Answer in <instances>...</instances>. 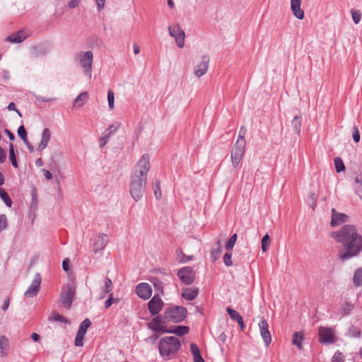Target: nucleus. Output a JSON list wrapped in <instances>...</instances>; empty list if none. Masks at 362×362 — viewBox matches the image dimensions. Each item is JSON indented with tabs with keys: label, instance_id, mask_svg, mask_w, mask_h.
Listing matches in <instances>:
<instances>
[{
	"label": "nucleus",
	"instance_id": "nucleus-1",
	"mask_svg": "<svg viewBox=\"0 0 362 362\" xmlns=\"http://www.w3.org/2000/svg\"><path fill=\"white\" fill-rule=\"evenodd\" d=\"M331 237L344 247L338 253L342 262L357 256L362 251V236L355 226L345 225L339 230L332 232Z\"/></svg>",
	"mask_w": 362,
	"mask_h": 362
},
{
	"label": "nucleus",
	"instance_id": "nucleus-2",
	"mask_svg": "<svg viewBox=\"0 0 362 362\" xmlns=\"http://www.w3.org/2000/svg\"><path fill=\"white\" fill-rule=\"evenodd\" d=\"M180 347V341L175 337H164L158 342L160 356L165 361L175 358Z\"/></svg>",
	"mask_w": 362,
	"mask_h": 362
},
{
	"label": "nucleus",
	"instance_id": "nucleus-3",
	"mask_svg": "<svg viewBox=\"0 0 362 362\" xmlns=\"http://www.w3.org/2000/svg\"><path fill=\"white\" fill-rule=\"evenodd\" d=\"M62 158V156L61 152L56 151L52 154L49 163L50 170H47V180L52 178L54 179V187L52 190L54 194H59L60 192V180L62 177L60 168Z\"/></svg>",
	"mask_w": 362,
	"mask_h": 362
},
{
	"label": "nucleus",
	"instance_id": "nucleus-4",
	"mask_svg": "<svg viewBox=\"0 0 362 362\" xmlns=\"http://www.w3.org/2000/svg\"><path fill=\"white\" fill-rule=\"evenodd\" d=\"M76 65L80 67L83 73L89 78L92 77L93 53L90 50L78 52L74 57Z\"/></svg>",
	"mask_w": 362,
	"mask_h": 362
},
{
	"label": "nucleus",
	"instance_id": "nucleus-5",
	"mask_svg": "<svg viewBox=\"0 0 362 362\" xmlns=\"http://www.w3.org/2000/svg\"><path fill=\"white\" fill-rule=\"evenodd\" d=\"M147 180L131 176L129 182V191L132 197L135 202L140 200L145 192Z\"/></svg>",
	"mask_w": 362,
	"mask_h": 362
},
{
	"label": "nucleus",
	"instance_id": "nucleus-6",
	"mask_svg": "<svg viewBox=\"0 0 362 362\" xmlns=\"http://www.w3.org/2000/svg\"><path fill=\"white\" fill-rule=\"evenodd\" d=\"M150 168V156L147 153L144 154L135 165L133 173L131 176H136L138 177V178L147 180Z\"/></svg>",
	"mask_w": 362,
	"mask_h": 362
},
{
	"label": "nucleus",
	"instance_id": "nucleus-7",
	"mask_svg": "<svg viewBox=\"0 0 362 362\" xmlns=\"http://www.w3.org/2000/svg\"><path fill=\"white\" fill-rule=\"evenodd\" d=\"M187 310L182 306L170 308L165 312L164 319L169 322H180L186 317Z\"/></svg>",
	"mask_w": 362,
	"mask_h": 362
},
{
	"label": "nucleus",
	"instance_id": "nucleus-8",
	"mask_svg": "<svg viewBox=\"0 0 362 362\" xmlns=\"http://www.w3.org/2000/svg\"><path fill=\"white\" fill-rule=\"evenodd\" d=\"M75 296V286L74 284L66 285L62 291L59 302L65 308H69Z\"/></svg>",
	"mask_w": 362,
	"mask_h": 362
},
{
	"label": "nucleus",
	"instance_id": "nucleus-9",
	"mask_svg": "<svg viewBox=\"0 0 362 362\" xmlns=\"http://www.w3.org/2000/svg\"><path fill=\"white\" fill-rule=\"evenodd\" d=\"M246 146V141H236L232 148L230 157L232 165L234 168H237L240 164L243 156L244 155Z\"/></svg>",
	"mask_w": 362,
	"mask_h": 362
},
{
	"label": "nucleus",
	"instance_id": "nucleus-10",
	"mask_svg": "<svg viewBox=\"0 0 362 362\" xmlns=\"http://www.w3.org/2000/svg\"><path fill=\"white\" fill-rule=\"evenodd\" d=\"M169 35L175 39V43L179 48L185 46V33L180 24H175L168 26Z\"/></svg>",
	"mask_w": 362,
	"mask_h": 362
},
{
	"label": "nucleus",
	"instance_id": "nucleus-11",
	"mask_svg": "<svg viewBox=\"0 0 362 362\" xmlns=\"http://www.w3.org/2000/svg\"><path fill=\"white\" fill-rule=\"evenodd\" d=\"M210 58L208 55H203L194 65L193 74L197 77L204 76L208 71Z\"/></svg>",
	"mask_w": 362,
	"mask_h": 362
},
{
	"label": "nucleus",
	"instance_id": "nucleus-12",
	"mask_svg": "<svg viewBox=\"0 0 362 362\" xmlns=\"http://www.w3.org/2000/svg\"><path fill=\"white\" fill-rule=\"evenodd\" d=\"M177 276L186 285L192 284L195 279V272L190 267H184L177 272Z\"/></svg>",
	"mask_w": 362,
	"mask_h": 362
},
{
	"label": "nucleus",
	"instance_id": "nucleus-13",
	"mask_svg": "<svg viewBox=\"0 0 362 362\" xmlns=\"http://www.w3.org/2000/svg\"><path fill=\"white\" fill-rule=\"evenodd\" d=\"M108 236L105 233H99L95 235L93 240V250L95 253L102 251L108 243Z\"/></svg>",
	"mask_w": 362,
	"mask_h": 362
},
{
	"label": "nucleus",
	"instance_id": "nucleus-14",
	"mask_svg": "<svg viewBox=\"0 0 362 362\" xmlns=\"http://www.w3.org/2000/svg\"><path fill=\"white\" fill-rule=\"evenodd\" d=\"M91 322L88 319L84 320L80 325L74 340V344L76 346H83V340L87 332L88 328L90 326Z\"/></svg>",
	"mask_w": 362,
	"mask_h": 362
},
{
	"label": "nucleus",
	"instance_id": "nucleus-15",
	"mask_svg": "<svg viewBox=\"0 0 362 362\" xmlns=\"http://www.w3.org/2000/svg\"><path fill=\"white\" fill-rule=\"evenodd\" d=\"M120 123L117 122L110 124L102 134L100 139V146L103 148L108 142L110 137L117 132L120 127Z\"/></svg>",
	"mask_w": 362,
	"mask_h": 362
},
{
	"label": "nucleus",
	"instance_id": "nucleus-16",
	"mask_svg": "<svg viewBox=\"0 0 362 362\" xmlns=\"http://www.w3.org/2000/svg\"><path fill=\"white\" fill-rule=\"evenodd\" d=\"M40 283L41 276L39 274H36L34 276L31 285L25 291L24 296L28 298L35 296L39 291Z\"/></svg>",
	"mask_w": 362,
	"mask_h": 362
},
{
	"label": "nucleus",
	"instance_id": "nucleus-17",
	"mask_svg": "<svg viewBox=\"0 0 362 362\" xmlns=\"http://www.w3.org/2000/svg\"><path fill=\"white\" fill-rule=\"evenodd\" d=\"M258 326L260 330V334L264 340V342L267 346H268L272 342V336L269 331V325L266 320L262 318Z\"/></svg>",
	"mask_w": 362,
	"mask_h": 362
},
{
	"label": "nucleus",
	"instance_id": "nucleus-18",
	"mask_svg": "<svg viewBox=\"0 0 362 362\" xmlns=\"http://www.w3.org/2000/svg\"><path fill=\"white\" fill-rule=\"evenodd\" d=\"M320 341L324 344H332L334 342V334L332 330L328 327H321L319 329Z\"/></svg>",
	"mask_w": 362,
	"mask_h": 362
},
{
	"label": "nucleus",
	"instance_id": "nucleus-19",
	"mask_svg": "<svg viewBox=\"0 0 362 362\" xmlns=\"http://www.w3.org/2000/svg\"><path fill=\"white\" fill-rule=\"evenodd\" d=\"M164 323L165 321L161 316H157L148 323V327L156 332L167 333L168 329H167Z\"/></svg>",
	"mask_w": 362,
	"mask_h": 362
},
{
	"label": "nucleus",
	"instance_id": "nucleus-20",
	"mask_svg": "<svg viewBox=\"0 0 362 362\" xmlns=\"http://www.w3.org/2000/svg\"><path fill=\"white\" fill-rule=\"evenodd\" d=\"M349 219V217L346 214L337 212L335 209H332V219L330 224L332 227L348 222Z\"/></svg>",
	"mask_w": 362,
	"mask_h": 362
},
{
	"label": "nucleus",
	"instance_id": "nucleus-21",
	"mask_svg": "<svg viewBox=\"0 0 362 362\" xmlns=\"http://www.w3.org/2000/svg\"><path fill=\"white\" fill-rule=\"evenodd\" d=\"M29 33L25 30H20L18 32L11 33L6 37V41L11 43H21L23 42L28 36Z\"/></svg>",
	"mask_w": 362,
	"mask_h": 362
},
{
	"label": "nucleus",
	"instance_id": "nucleus-22",
	"mask_svg": "<svg viewBox=\"0 0 362 362\" xmlns=\"http://www.w3.org/2000/svg\"><path fill=\"white\" fill-rule=\"evenodd\" d=\"M136 294L141 298L148 299L152 293L151 286L147 283H141L136 288Z\"/></svg>",
	"mask_w": 362,
	"mask_h": 362
},
{
	"label": "nucleus",
	"instance_id": "nucleus-23",
	"mask_svg": "<svg viewBox=\"0 0 362 362\" xmlns=\"http://www.w3.org/2000/svg\"><path fill=\"white\" fill-rule=\"evenodd\" d=\"M163 301L158 296H153L148 302V310L152 315L158 314L163 306Z\"/></svg>",
	"mask_w": 362,
	"mask_h": 362
},
{
	"label": "nucleus",
	"instance_id": "nucleus-24",
	"mask_svg": "<svg viewBox=\"0 0 362 362\" xmlns=\"http://www.w3.org/2000/svg\"><path fill=\"white\" fill-rule=\"evenodd\" d=\"M301 1L302 0H291L292 12L294 16L299 20L303 19L305 16L304 11L300 8Z\"/></svg>",
	"mask_w": 362,
	"mask_h": 362
},
{
	"label": "nucleus",
	"instance_id": "nucleus-25",
	"mask_svg": "<svg viewBox=\"0 0 362 362\" xmlns=\"http://www.w3.org/2000/svg\"><path fill=\"white\" fill-rule=\"evenodd\" d=\"M198 293L197 288H186L182 289V297L187 300H192L197 296Z\"/></svg>",
	"mask_w": 362,
	"mask_h": 362
},
{
	"label": "nucleus",
	"instance_id": "nucleus-26",
	"mask_svg": "<svg viewBox=\"0 0 362 362\" xmlns=\"http://www.w3.org/2000/svg\"><path fill=\"white\" fill-rule=\"evenodd\" d=\"M88 93L87 92H83L76 97L73 103V107L78 109L81 107L88 100Z\"/></svg>",
	"mask_w": 362,
	"mask_h": 362
},
{
	"label": "nucleus",
	"instance_id": "nucleus-27",
	"mask_svg": "<svg viewBox=\"0 0 362 362\" xmlns=\"http://www.w3.org/2000/svg\"><path fill=\"white\" fill-rule=\"evenodd\" d=\"M189 332V327L187 326H175L173 329L168 330L167 333H173L177 336H183Z\"/></svg>",
	"mask_w": 362,
	"mask_h": 362
},
{
	"label": "nucleus",
	"instance_id": "nucleus-28",
	"mask_svg": "<svg viewBox=\"0 0 362 362\" xmlns=\"http://www.w3.org/2000/svg\"><path fill=\"white\" fill-rule=\"evenodd\" d=\"M291 126L293 127V129L294 131V132L298 134V135H300V128H301V118L300 117H298V116H296L292 122H291Z\"/></svg>",
	"mask_w": 362,
	"mask_h": 362
},
{
	"label": "nucleus",
	"instance_id": "nucleus-29",
	"mask_svg": "<svg viewBox=\"0 0 362 362\" xmlns=\"http://www.w3.org/2000/svg\"><path fill=\"white\" fill-rule=\"evenodd\" d=\"M353 282L356 286H362V268L357 269L353 277Z\"/></svg>",
	"mask_w": 362,
	"mask_h": 362
},
{
	"label": "nucleus",
	"instance_id": "nucleus-30",
	"mask_svg": "<svg viewBox=\"0 0 362 362\" xmlns=\"http://www.w3.org/2000/svg\"><path fill=\"white\" fill-rule=\"evenodd\" d=\"M303 340V335L302 332H295L292 340V344L298 346L299 349H302V342Z\"/></svg>",
	"mask_w": 362,
	"mask_h": 362
},
{
	"label": "nucleus",
	"instance_id": "nucleus-31",
	"mask_svg": "<svg viewBox=\"0 0 362 362\" xmlns=\"http://www.w3.org/2000/svg\"><path fill=\"white\" fill-rule=\"evenodd\" d=\"M49 320L53 322H59L65 324L69 323V321L66 317L57 313L50 314L49 316Z\"/></svg>",
	"mask_w": 362,
	"mask_h": 362
},
{
	"label": "nucleus",
	"instance_id": "nucleus-32",
	"mask_svg": "<svg viewBox=\"0 0 362 362\" xmlns=\"http://www.w3.org/2000/svg\"><path fill=\"white\" fill-rule=\"evenodd\" d=\"M9 159L12 163V165L17 168L18 167V162L16 160V156L14 151V148L13 144L10 143L9 145Z\"/></svg>",
	"mask_w": 362,
	"mask_h": 362
},
{
	"label": "nucleus",
	"instance_id": "nucleus-33",
	"mask_svg": "<svg viewBox=\"0 0 362 362\" xmlns=\"http://www.w3.org/2000/svg\"><path fill=\"white\" fill-rule=\"evenodd\" d=\"M0 197L4 202L5 204L11 207L12 205V200L8 196V193L3 189L0 187Z\"/></svg>",
	"mask_w": 362,
	"mask_h": 362
},
{
	"label": "nucleus",
	"instance_id": "nucleus-34",
	"mask_svg": "<svg viewBox=\"0 0 362 362\" xmlns=\"http://www.w3.org/2000/svg\"><path fill=\"white\" fill-rule=\"evenodd\" d=\"M112 290V282L110 279L106 278L104 281V291L103 294L101 295L100 298H103L105 297V293H111Z\"/></svg>",
	"mask_w": 362,
	"mask_h": 362
},
{
	"label": "nucleus",
	"instance_id": "nucleus-35",
	"mask_svg": "<svg viewBox=\"0 0 362 362\" xmlns=\"http://www.w3.org/2000/svg\"><path fill=\"white\" fill-rule=\"evenodd\" d=\"M221 246L220 243L218 242L216 247H214L211 250V256L214 261H216L220 255L221 253Z\"/></svg>",
	"mask_w": 362,
	"mask_h": 362
},
{
	"label": "nucleus",
	"instance_id": "nucleus-36",
	"mask_svg": "<svg viewBox=\"0 0 362 362\" xmlns=\"http://www.w3.org/2000/svg\"><path fill=\"white\" fill-rule=\"evenodd\" d=\"M226 311H227L228 315L230 316V317L232 320H235L236 322H238L239 320V319L243 318L241 317V315L236 310H235L230 308H227Z\"/></svg>",
	"mask_w": 362,
	"mask_h": 362
},
{
	"label": "nucleus",
	"instance_id": "nucleus-37",
	"mask_svg": "<svg viewBox=\"0 0 362 362\" xmlns=\"http://www.w3.org/2000/svg\"><path fill=\"white\" fill-rule=\"evenodd\" d=\"M107 101L110 110H113L115 107V94L112 90L107 91Z\"/></svg>",
	"mask_w": 362,
	"mask_h": 362
},
{
	"label": "nucleus",
	"instance_id": "nucleus-38",
	"mask_svg": "<svg viewBox=\"0 0 362 362\" xmlns=\"http://www.w3.org/2000/svg\"><path fill=\"white\" fill-rule=\"evenodd\" d=\"M334 165H335L336 171L337 173H340V172L344 170V169H345L343 161L340 158H336L334 159Z\"/></svg>",
	"mask_w": 362,
	"mask_h": 362
},
{
	"label": "nucleus",
	"instance_id": "nucleus-39",
	"mask_svg": "<svg viewBox=\"0 0 362 362\" xmlns=\"http://www.w3.org/2000/svg\"><path fill=\"white\" fill-rule=\"evenodd\" d=\"M238 235L236 233L233 234L228 240L226 243V247L228 250H232L234 247V245L237 240Z\"/></svg>",
	"mask_w": 362,
	"mask_h": 362
},
{
	"label": "nucleus",
	"instance_id": "nucleus-40",
	"mask_svg": "<svg viewBox=\"0 0 362 362\" xmlns=\"http://www.w3.org/2000/svg\"><path fill=\"white\" fill-rule=\"evenodd\" d=\"M270 244V239L268 234H266L262 239V250L266 252Z\"/></svg>",
	"mask_w": 362,
	"mask_h": 362
},
{
	"label": "nucleus",
	"instance_id": "nucleus-41",
	"mask_svg": "<svg viewBox=\"0 0 362 362\" xmlns=\"http://www.w3.org/2000/svg\"><path fill=\"white\" fill-rule=\"evenodd\" d=\"M18 136L23 141H25L27 139V132L23 125H21L17 131Z\"/></svg>",
	"mask_w": 362,
	"mask_h": 362
},
{
	"label": "nucleus",
	"instance_id": "nucleus-42",
	"mask_svg": "<svg viewBox=\"0 0 362 362\" xmlns=\"http://www.w3.org/2000/svg\"><path fill=\"white\" fill-rule=\"evenodd\" d=\"M8 338L2 335L0 337V351L4 353V349L8 346Z\"/></svg>",
	"mask_w": 362,
	"mask_h": 362
},
{
	"label": "nucleus",
	"instance_id": "nucleus-43",
	"mask_svg": "<svg viewBox=\"0 0 362 362\" xmlns=\"http://www.w3.org/2000/svg\"><path fill=\"white\" fill-rule=\"evenodd\" d=\"M45 148V129L42 132V138L40 144H38L37 148H36L37 151L41 152L42 150Z\"/></svg>",
	"mask_w": 362,
	"mask_h": 362
},
{
	"label": "nucleus",
	"instance_id": "nucleus-44",
	"mask_svg": "<svg viewBox=\"0 0 362 362\" xmlns=\"http://www.w3.org/2000/svg\"><path fill=\"white\" fill-rule=\"evenodd\" d=\"M47 180H49L50 181V183H48L47 182V185H49V188H48V192L49 194L52 195L53 197H54L56 199H59L61 197V192H59V194H54L52 190L53 189V187H54V179L52 178V179H48Z\"/></svg>",
	"mask_w": 362,
	"mask_h": 362
},
{
	"label": "nucleus",
	"instance_id": "nucleus-45",
	"mask_svg": "<svg viewBox=\"0 0 362 362\" xmlns=\"http://www.w3.org/2000/svg\"><path fill=\"white\" fill-rule=\"evenodd\" d=\"M153 192H154V195L157 199H159L161 198L162 194H161V190L160 188V182L158 181H156L153 184Z\"/></svg>",
	"mask_w": 362,
	"mask_h": 362
},
{
	"label": "nucleus",
	"instance_id": "nucleus-46",
	"mask_svg": "<svg viewBox=\"0 0 362 362\" xmlns=\"http://www.w3.org/2000/svg\"><path fill=\"white\" fill-rule=\"evenodd\" d=\"M332 362H344L343 354L339 351L335 352L332 357Z\"/></svg>",
	"mask_w": 362,
	"mask_h": 362
},
{
	"label": "nucleus",
	"instance_id": "nucleus-47",
	"mask_svg": "<svg viewBox=\"0 0 362 362\" xmlns=\"http://www.w3.org/2000/svg\"><path fill=\"white\" fill-rule=\"evenodd\" d=\"M7 226V218L5 214L0 215V233Z\"/></svg>",
	"mask_w": 362,
	"mask_h": 362
},
{
	"label": "nucleus",
	"instance_id": "nucleus-48",
	"mask_svg": "<svg viewBox=\"0 0 362 362\" xmlns=\"http://www.w3.org/2000/svg\"><path fill=\"white\" fill-rule=\"evenodd\" d=\"M351 16L356 24H358L361 19V14L358 11H351Z\"/></svg>",
	"mask_w": 362,
	"mask_h": 362
},
{
	"label": "nucleus",
	"instance_id": "nucleus-49",
	"mask_svg": "<svg viewBox=\"0 0 362 362\" xmlns=\"http://www.w3.org/2000/svg\"><path fill=\"white\" fill-rule=\"evenodd\" d=\"M31 196H32L31 207H34L37 202V189L34 187L32 188Z\"/></svg>",
	"mask_w": 362,
	"mask_h": 362
},
{
	"label": "nucleus",
	"instance_id": "nucleus-50",
	"mask_svg": "<svg viewBox=\"0 0 362 362\" xmlns=\"http://www.w3.org/2000/svg\"><path fill=\"white\" fill-rule=\"evenodd\" d=\"M223 262L227 267H230L233 265V262L231 260V254L226 252L223 256Z\"/></svg>",
	"mask_w": 362,
	"mask_h": 362
},
{
	"label": "nucleus",
	"instance_id": "nucleus-51",
	"mask_svg": "<svg viewBox=\"0 0 362 362\" xmlns=\"http://www.w3.org/2000/svg\"><path fill=\"white\" fill-rule=\"evenodd\" d=\"M353 130L352 137L354 141L357 143L360 141V132L356 126L354 127Z\"/></svg>",
	"mask_w": 362,
	"mask_h": 362
},
{
	"label": "nucleus",
	"instance_id": "nucleus-52",
	"mask_svg": "<svg viewBox=\"0 0 362 362\" xmlns=\"http://www.w3.org/2000/svg\"><path fill=\"white\" fill-rule=\"evenodd\" d=\"M352 310V305L349 303H346L344 305V307L342 308V315L341 316H345V315H347L350 313V312Z\"/></svg>",
	"mask_w": 362,
	"mask_h": 362
},
{
	"label": "nucleus",
	"instance_id": "nucleus-53",
	"mask_svg": "<svg viewBox=\"0 0 362 362\" xmlns=\"http://www.w3.org/2000/svg\"><path fill=\"white\" fill-rule=\"evenodd\" d=\"M117 302V300H115L113 298V294L111 293L110 294L109 298L105 300V308H110L114 302Z\"/></svg>",
	"mask_w": 362,
	"mask_h": 362
},
{
	"label": "nucleus",
	"instance_id": "nucleus-54",
	"mask_svg": "<svg viewBox=\"0 0 362 362\" xmlns=\"http://www.w3.org/2000/svg\"><path fill=\"white\" fill-rule=\"evenodd\" d=\"M190 351H191L193 356L200 354V351H199V347L194 344H191Z\"/></svg>",
	"mask_w": 362,
	"mask_h": 362
},
{
	"label": "nucleus",
	"instance_id": "nucleus-55",
	"mask_svg": "<svg viewBox=\"0 0 362 362\" xmlns=\"http://www.w3.org/2000/svg\"><path fill=\"white\" fill-rule=\"evenodd\" d=\"M81 3V0H69L68 6L70 8H74L77 7Z\"/></svg>",
	"mask_w": 362,
	"mask_h": 362
},
{
	"label": "nucleus",
	"instance_id": "nucleus-56",
	"mask_svg": "<svg viewBox=\"0 0 362 362\" xmlns=\"http://www.w3.org/2000/svg\"><path fill=\"white\" fill-rule=\"evenodd\" d=\"M245 132H246V130L244 129V127H242L240 130L238 139L236 141H246L245 139Z\"/></svg>",
	"mask_w": 362,
	"mask_h": 362
},
{
	"label": "nucleus",
	"instance_id": "nucleus-57",
	"mask_svg": "<svg viewBox=\"0 0 362 362\" xmlns=\"http://www.w3.org/2000/svg\"><path fill=\"white\" fill-rule=\"evenodd\" d=\"M95 2L97 4L98 10L99 11H102L105 7V0H95Z\"/></svg>",
	"mask_w": 362,
	"mask_h": 362
},
{
	"label": "nucleus",
	"instance_id": "nucleus-58",
	"mask_svg": "<svg viewBox=\"0 0 362 362\" xmlns=\"http://www.w3.org/2000/svg\"><path fill=\"white\" fill-rule=\"evenodd\" d=\"M355 192L362 200V184L355 186Z\"/></svg>",
	"mask_w": 362,
	"mask_h": 362
},
{
	"label": "nucleus",
	"instance_id": "nucleus-59",
	"mask_svg": "<svg viewBox=\"0 0 362 362\" xmlns=\"http://www.w3.org/2000/svg\"><path fill=\"white\" fill-rule=\"evenodd\" d=\"M31 339L35 342H40V336L36 332H33L30 335Z\"/></svg>",
	"mask_w": 362,
	"mask_h": 362
},
{
	"label": "nucleus",
	"instance_id": "nucleus-60",
	"mask_svg": "<svg viewBox=\"0 0 362 362\" xmlns=\"http://www.w3.org/2000/svg\"><path fill=\"white\" fill-rule=\"evenodd\" d=\"M9 304H10V299L9 298H6L4 301V303L2 305V307H1V309L4 310V311H6L8 307H9Z\"/></svg>",
	"mask_w": 362,
	"mask_h": 362
},
{
	"label": "nucleus",
	"instance_id": "nucleus-61",
	"mask_svg": "<svg viewBox=\"0 0 362 362\" xmlns=\"http://www.w3.org/2000/svg\"><path fill=\"white\" fill-rule=\"evenodd\" d=\"M6 159V153L3 148L0 147V163H4Z\"/></svg>",
	"mask_w": 362,
	"mask_h": 362
},
{
	"label": "nucleus",
	"instance_id": "nucleus-62",
	"mask_svg": "<svg viewBox=\"0 0 362 362\" xmlns=\"http://www.w3.org/2000/svg\"><path fill=\"white\" fill-rule=\"evenodd\" d=\"M62 267L64 269V271L66 272H68L69 268V259H65L63 262H62Z\"/></svg>",
	"mask_w": 362,
	"mask_h": 362
},
{
	"label": "nucleus",
	"instance_id": "nucleus-63",
	"mask_svg": "<svg viewBox=\"0 0 362 362\" xmlns=\"http://www.w3.org/2000/svg\"><path fill=\"white\" fill-rule=\"evenodd\" d=\"M4 132L7 134V136H8L10 140H11V141L14 140L15 135L11 131H9L7 129H5Z\"/></svg>",
	"mask_w": 362,
	"mask_h": 362
},
{
	"label": "nucleus",
	"instance_id": "nucleus-64",
	"mask_svg": "<svg viewBox=\"0 0 362 362\" xmlns=\"http://www.w3.org/2000/svg\"><path fill=\"white\" fill-rule=\"evenodd\" d=\"M194 362H204V358L202 357L201 354L193 356Z\"/></svg>",
	"mask_w": 362,
	"mask_h": 362
}]
</instances>
